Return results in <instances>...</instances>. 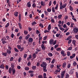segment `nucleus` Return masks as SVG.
I'll return each instance as SVG.
<instances>
[{
	"label": "nucleus",
	"mask_w": 78,
	"mask_h": 78,
	"mask_svg": "<svg viewBox=\"0 0 78 78\" xmlns=\"http://www.w3.org/2000/svg\"><path fill=\"white\" fill-rule=\"evenodd\" d=\"M49 43L50 45H52V44H53L54 45H55L56 43V40H55L54 41L53 39H51L49 40Z\"/></svg>",
	"instance_id": "f257e3e1"
},
{
	"label": "nucleus",
	"mask_w": 78,
	"mask_h": 78,
	"mask_svg": "<svg viewBox=\"0 0 78 78\" xmlns=\"http://www.w3.org/2000/svg\"><path fill=\"white\" fill-rule=\"evenodd\" d=\"M6 40V38L5 37H3L1 40V41H2V43H3V44H6V43H7V41H5Z\"/></svg>",
	"instance_id": "f03ea898"
},
{
	"label": "nucleus",
	"mask_w": 78,
	"mask_h": 78,
	"mask_svg": "<svg viewBox=\"0 0 78 78\" xmlns=\"http://www.w3.org/2000/svg\"><path fill=\"white\" fill-rule=\"evenodd\" d=\"M47 64L45 62H43L42 64H41L40 65V66L41 67H43V68H45L47 67L46 66H47Z\"/></svg>",
	"instance_id": "7ed1b4c3"
},
{
	"label": "nucleus",
	"mask_w": 78,
	"mask_h": 78,
	"mask_svg": "<svg viewBox=\"0 0 78 78\" xmlns=\"http://www.w3.org/2000/svg\"><path fill=\"white\" fill-rule=\"evenodd\" d=\"M65 73H66V71L64 70L62 71L61 73V78H64V75H65Z\"/></svg>",
	"instance_id": "20e7f679"
},
{
	"label": "nucleus",
	"mask_w": 78,
	"mask_h": 78,
	"mask_svg": "<svg viewBox=\"0 0 78 78\" xmlns=\"http://www.w3.org/2000/svg\"><path fill=\"white\" fill-rule=\"evenodd\" d=\"M74 70H75V69L73 68L69 72V75H72L73 73V72H74Z\"/></svg>",
	"instance_id": "39448f33"
},
{
	"label": "nucleus",
	"mask_w": 78,
	"mask_h": 78,
	"mask_svg": "<svg viewBox=\"0 0 78 78\" xmlns=\"http://www.w3.org/2000/svg\"><path fill=\"white\" fill-rule=\"evenodd\" d=\"M66 6H67V4H64L63 5H62V6H60V8L61 9H62L63 8H65L66 7Z\"/></svg>",
	"instance_id": "423d86ee"
},
{
	"label": "nucleus",
	"mask_w": 78,
	"mask_h": 78,
	"mask_svg": "<svg viewBox=\"0 0 78 78\" xmlns=\"http://www.w3.org/2000/svg\"><path fill=\"white\" fill-rule=\"evenodd\" d=\"M27 7H28V8H30L31 6V3L30 1H29L27 4L26 5Z\"/></svg>",
	"instance_id": "0eeeda50"
},
{
	"label": "nucleus",
	"mask_w": 78,
	"mask_h": 78,
	"mask_svg": "<svg viewBox=\"0 0 78 78\" xmlns=\"http://www.w3.org/2000/svg\"><path fill=\"white\" fill-rule=\"evenodd\" d=\"M61 55H63V56H66V55H67V54H66V53H65V52L64 51L62 50L61 51Z\"/></svg>",
	"instance_id": "6e6552de"
},
{
	"label": "nucleus",
	"mask_w": 78,
	"mask_h": 78,
	"mask_svg": "<svg viewBox=\"0 0 78 78\" xmlns=\"http://www.w3.org/2000/svg\"><path fill=\"white\" fill-rule=\"evenodd\" d=\"M75 56H76V54L75 53L73 54L72 56H70V59H73V58H74L75 57Z\"/></svg>",
	"instance_id": "1a4fd4ad"
},
{
	"label": "nucleus",
	"mask_w": 78,
	"mask_h": 78,
	"mask_svg": "<svg viewBox=\"0 0 78 78\" xmlns=\"http://www.w3.org/2000/svg\"><path fill=\"white\" fill-rule=\"evenodd\" d=\"M45 45L44 44H42L41 45V48H42V50H45V47L44 46Z\"/></svg>",
	"instance_id": "9d476101"
},
{
	"label": "nucleus",
	"mask_w": 78,
	"mask_h": 78,
	"mask_svg": "<svg viewBox=\"0 0 78 78\" xmlns=\"http://www.w3.org/2000/svg\"><path fill=\"white\" fill-rule=\"evenodd\" d=\"M28 41L30 43H31L33 41V39L32 38H29L28 39Z\"/></svg>",
	"instance_id": "9b49d317"
},
{
	"label": "nucleus",
	"mask_w": 78,
	"mask_h": 78,
	"mask_svg": "<svg viewBox=\"0 0 78 78\" xmlns=\"http://www.w3.org/2000/svg\"><path fill=\"white\" fill-rule=\"evenodd\" d=\"M5 68V65L4 64H2L0 66V69H4Z\"/></svg>",
	"instance_id": "f8f14e48"
},
{
	"label": "nucleus",
	"mask_w": 78,
	"mask_h": 78,
	"mask_svg": "<svg viewBox=\"0 0 78 78\" xmlns=\"http://www.w3.org/2000/svg\"><path fill=\"white\" fill-rule=\"evenodd\" d=\"M66 65H67V63L66 62H64L62 64L63 68H65V67H66Z\"/></svg>",
	"instance_id": "ddd939ff"
},
{
	"label": "nucleus",
	"mask_w": 78,
	"mask_h": 78,
	"mask_svg": "<svg viewBox=\"0 0 78 78\" xmlns=\"http://www.w3.org/2000/svg\"><path fill=\"white\" fill-rule=\"evenodd\" d=\"M30 37V34H28L26 36L25 39H26V40H27V39H28V38H29Z\"/></svg>",
	"instance_id": "4468645a"
},
{
	"label": "nucleus",
	"mask_w": 78,
	"mask_h": 78,
	"mask_svg": "<svg viewBox=\"0 0 78 78\" xmlns=\"http://www.w3.org/2000/svg\"><path fill=\"white\" fill-rule=\"evenodd\" d=\"M78 28H75L74 29V33H77V32H78Z\"/></svg>",
	"instance_id": "2eb2a0df"
},
{
	"label": "nucleus",
	"mask_w": 78,
	"mask_h": 78,
	"mask_svg": "<svg viewBox=\"0 0 78 78\" xmlns=\"http://www.w3.org/2000/svg\"><path fill=\"white\" fill-rule=\"evenodd\" d=\"M7 52L9 55V54H11V50L7 49Z\"/></svg>",
	"instance_id": "dca6fc26"
},
{
	"label": "nucleus",
	"mask_w": 78,
	"mask_h": 78,
	"mask_svg": "<svg viewBox=\"0 0 78 78\" xmlns=\"http://www.w3.org/2000/svg\"><path fill=\"white\" fill-rule=\"evenodd\" d=\"M19 14V12H14V15L16 17H17L18 16V14Z\"/></svg>",
	"instance_id": "f3484780"
},
{
	"label": "nucleus",
	"mask_w": 78,
	"mask_h": 78,
	"mask_svg": "<svg viewBox=\"0 0 78 78\" xmlns=\"http://www.w3.org/2000/svg\"><path fill=\"white\" fill-rule=\"evenodd\" d=\"M2 55L3 56H4L6 57V56H7V53H6V52L4 53V52H2Z\"/></svg>",
	"instance_id": "a211bd4d"
},
{
	"label": "nucleus",
	"mask_w": 78,
	"mask_h": 78,
	"mask_svg": "<svg viewBox=\"0 0 78 78\" xmlns=\"http://www.w3.org/2000/svg\"><path fill=\"white\" fill-rule=\"evenodd\" d=\"M32 58H33L34 59L36 58V55L35 54H33L32 55Z\"/></svg>",
	"instance_id": "6ab92c4d"
},
{
	"label": "nucleus",
	"mask_w": 78,
	"mask_h": 78,
	"mask_svg": "<svg viewBox=\"0 0 78 78\" xmlns=\"http://www.w3.org/2000/svg\"><path fill=\"white\" fill-rule=\"evenodd\" d=\"M12 75H14V74L15 73H16V69L14 68L12 69Z\"/></svg>",
	"instance_id": "aec40b11"
},
{
	"label": "nucleus",
	"mask_w": 78,
	"mask_h": 78,
	"mask_svg": "<svg viewBox=\"0 0 78 78\" xmlns=\"http://www.w3.org/2000/svg\"><path fill=\"white\" fill-rule=\"evenodd\" d=\"M18 25L19 26L20 28V30H22V24L20 23H18Z\"/></svg>",
	"instance_id": "412c9836"
},
{
	"label": "nucleus",
	"mask_w": 78,
	"mask_h": 78,
	"mask_svg": "<svg viewBox=\"0 0 78 78\" xmlns=\"http://www.w3.org/2000/svg\"><path fill=\"white\" fill-rule=\"evenodd\" d=\"M41 6H44L45 5V4L44 3V2L42 1L41 2Z\"/></svg>",
	"instance_id": "4be33fe9"
},
{
	"label": "nucleus",
	"mask_w": 78,
	"mask_h": 78,
	"mask_svg": "<svg viewBox=\"0 0 78 78\" xmlns=\"http://www.w3.org/2000/svg\"><path fill=\"white\" fill-rule=\"evenodd\" d=\"M19 22H20L21 20V14L20 13L19 16Z\"/></svg>",
	"instance_id": "5701e85b"
},
{
	"label": "nucleus",
	"mask_w": 78,
	"mask_h": 78,
	"mask_svg": "<svg viewBox=\"0 0 78 78\" xmlns=\"http://www.w3.org/2000/svg\"><path fill=\"white\" fill-rule=\"evenodd\" d=\"M36 66H33L32 67V69L33 70H36Z\"/></svg>",
	"instance_id": "b1692460"
},
{
	"label": "nucleus",
	"mask_w": 78,
	"mask_h": 78,
	"mask_svg": "<svg viewBox=\"0 0 78 78\" xmlns=\"http://www.w3.org/2000/svg\"><path fill=\"white\" fill-rule=\"evenodd\" d=\"M62 15L60 14L58 16V19H61V18H62Z\"/></svg>",
	"instance_id": "393cba45"
},
{
	"label": "nucleus",
	"mask_w": 78,
	"mask_h": 78,
	"mask_svg": "<svg viewBox=\"0 0 78 78\" xmlns=\"http://www.w3.org/2000/svg\"><path fill=\"white\" fill-rule=\"evenodd\" d=\"M11 67L12 68V69H13L14 68V64L12 63L11 64Z\"/></svg>",
	"instance_id": "a878e982"
},
{
	"label": "nucleus",
	"mask_w": 78,
	"mask_h": 78,
	"mask_svg": "<svg viewBox=\"0 0 78 78\" xmlns=\"http://www.w3.org/2000/svg\"><path fill=\"white\" fill-rule=\"evenodd\" d=\"M48 31H50V29H51V24L49 25L48 27Z\"/></svg>",
	"instance_id": "bb28decb"
},
{
	"label": "nucleus",
	"mask_w": 78,
	"mask_h": 78,
	"mask_svg": "<svg viewBox=\"0 0 78 78\" xmlns=\"http://www.w3.org/2000/svg\"><path fill=\"white\" fill-rule=\"evenodd\" d=\"M61 66V65H58L57 66V69H60L61 70V69L59 68Z\"/></svg>",
	"instance_id": "cd10ccee"
},
{
	"label": "nucleus",
	"mask_w": 78,
	"mask_h": 78,
	"mask_svg": "<svg viewBox=\"0 0 78 78\" xmlns=\"http://www.w3.org/2000/svg\"><path fill=\"white\" fill-rule=\"evenodd\" d=\"M25 70H30V68L28 67H26L25 68Z\"/></svg>",
	"instance_id": "c85d7f7f"
},
{
	"label": "nucleus",
	"mask_w": 78,
	"mask_h": 78,
	"mask_svg": "<svg viewBox=\"0 0 78 78\" xmlns=\"http://www.w3.org/2000/svg\"><path fill=\"white\" fill-rule=\"evenodd\" d=\"M48 55L49 56H53V54L51 52H49L48 53Z\"/></svg>",
	"instance_id": "c756f323"
},
{
	"label": "nucleus",
	"mask_w": 78,
	"mask_h": 78,
	"mask_svg": "<svg viewBox=\"0 0 78 78\" xmlns=\"http://www.w3.org/2000/svg\"><path fill=\"white\" fill-rule=\"evenodd\" d=\"M12 70V69H11V68H9V73H11Z\"/></svg>",
	"instance_id": "7c9ffc66"
},
{
	"label": "nucleus",
	"mask_w": 78,
	"mask_h": 78,
	"mask_svg": "<svg viewBox=\"0 0 78 78\" xmlns=\"http://www.w3.org/2000/svg\"><path fill=\"white\" fill-rule=\"evenodd\" d=\"M73 66H76L77 65V63L76 61H74L73 63Z\"/></svg>",
	"instance_id": "2f4dec72"
},
{
	"label": "nucleus",
	"mask_w": 78,
	"mask_h": 78,
	"mask_svg": "<svg viewBox=\"0 0 78 78\" xmlns=\"http://www.w3.org/2000/svg\"><path fill=\"white\" fill-rule=\"evenodd\" d=\"M24 33L25 35H27L28 34V31L24 30Z\"/></svg>",
	"instance_id": "473e14b6"
},
{
	"label": "nucleus",
	"mask_w": 78,
	"mask_h": 78,
	"mask_svg": "<svg viewBox=\"0 0 78 78\" xmlns=\"http://www.w3.org/2000/svg\"><path fill=\"white\" fill-rule=\"evenodd\" d=\"M32 7L34 8L36 7V4L35 3H34L32 5Z\"/></svg>",
	"instance_id": "72a5a7b5"
},
{
	"label": "nucleus",
	"mask_w": 78,
	"mask_h": 78,
	"mask_svg": "<svg viewBox=\"0 0 78 78\" xmlns=\"http://www.w3.org/2000/svg\"><path fill=\"white\" fill-rule=\"evenodd\" d=\"M56 51H61V48H57V49H56Z\"/></svg>",
	"instance_id": "f704fd0d"
},
{
	"label": "nucleus",
	"mask_w": 78,
	"mask_h": 78,
	"mask_svg": "<svg viewBox=\"0 0 78 78\" xmlns=\"http://www.w3.org/2000/svg\"><path fill=\"white\" fill-rule=\"evenodd\" d=\"M9 23H8L5 25V28H8V27H9Z\"/></svg>",
	"instance_id": "c9c22d12"
},
{
	"label": "nucleus",
	"mask_w": 78,
	"mask_h": 78,
	"mask_svg": "<svg viewBox=\"0 0 78 78\" xmlns=\"http://www.w3.org/2000/svg\"><path fill=\"white\" fill-rule=\"evenodd\" d=\"M54 67V65L53 64H51L50 66V67L51 69H53Z\"/></svg>",
	"instance_id": "e433bc0d"
},
{
	"label": "nucleus",
	"mask_w": 78,
	"mask_h": 78,
	"mask_svg": "<svg viewBox=\"0 0 78 78\" xmlns=\"http://www.w3.org/2000/svg\"><path fill=\"white\" fill-rule=\"evenodd\" d=\"M36 22L34 21L32 23H31V25H32V26H34V25L35 24H36Z\"/></svg>",
	"instance_id": "4c0bfd02"
},
{
	"label": "nucleus",
	"mask_w": 78,
	"mask_h": 78,
	"mask_svg": "<svg viewBox=\"0 0 78 78\" xmlns=\"http://www.w3.org/2000/svg\"><path fill=\"white\" fill-rule=\"evenodd\" d=\"M52 12H55V7H52Z\"/></svg>",
	"instance_id": "58836bf2"
},
{
	"label": "nucleus",
	"mask_w": 78,
	"mask_h": 78,
	"mask_svg": "<svg viewBox=\"0 0 78 78\" xmlns=\"http://www.w3.org/2000/svg\"><path fill=\"white\" fill-rule=\"evenodd\" d=\"M14 50L15 51V52H19V50H18V49H17V48H14Z\"/></svg>",
	"instance_id": "ea45409f"
},
{
	"label": "nucleus",
	"mask_w": 78,
	"mask_h": 78,
	"mask_svg": "<svg viewBox=\"0 0 78 78\" xmlns=\"http://www.w3.org/2000/svg\"><path fill=\"white\" fill-rule=\"evenodd\" d=\"M59 29L60 30H61V31H63L65 30L64 28H62L61 27H60Z\"/></svg>",
	"instance_id": "a19ab883"
},
{
	"label": "nucleus",
	"mask_w": 78,
	"mask_h": 78,
	"mask_svg": "<svg viewBox=\"0 0 78 78\" xmlns=\"http://www.w3.org/2000/svg\"><path fill=\"white\" fill-rule=\"evenodd\" d=\"M72 43L74 44V45H75V43H76V41L74 40L73 41Z\"/></svg>",
	"instance_id": "79ce46f5"
},
{
	"label": "nucleus",
	"mask_w": 78,
	"mask_h": 78,
	"mask_svg": "<svg viewBox=\"0 0 78 78\" xmlns=\"http://www.w3.org/2000/svg\"><path fill=\"white\" fill-rule=\"evenodd\" d=\"M70 66H71V65L70 63H69L68 64L67 67L68 69H70Z\"/></svg>",
	"instance_id": "37998d69"
},
{
	"label": "nucleus",
	"mask_w": 78,
	"mask_h": 78,
	"mask_svg": "<svg viewBox=\"0 0 78 78\" xmlns=\"http://www.w3.org/2000/svg\"><path fill=\"white\" fill-rule=\"evenodd\" d=\"M46 60L47 61H51V58H46Z\"/></svg>",
	"instance_id": "c03bdc74"
},
{
	"label": "nucleus",
	"mask_w": 78,
	"mask_h": 78,
	"mask_svg": "<svg viewBox=\"0 0 78 78\" xmlns=\"http://www.w3.org/2000/svg\"><path fill=\"white\" fill-rule=\"evenodd\" d=\"M47 11L48 12H51V9L48 8L47 9Z\"/></svg>",
	"instance_id": "a18cd8bd"
},
{
	"label": "nucleus",
	"mask_w": 78,
	"mask_h": 78,
	"mask_svg": "<svg viewBox=\"0 0 78 78\" xmlns=\"http://www.w3.org/2000/svg\"><path fill=\"white\" fill-rule=\"evenodd\" d=\"M69 9L70 11H72L73 9V7H72L71 6H69Z\"/></svg>",
	"instance_id": "49530a36"
},
{
	"label": "nucleus",
	"mask_w": 78,
	"mask_h": 78,
	"mask_svg": "<svg viewBox=\"0 0 78 78\" xmlns=\"http://www.w3.org/2000/svg\"><path fill=\"white\" fill-rule=\"evenodd\" d=\"M46 73H44L43 74V78H47V77H46Z\"/></svg>",
	"instance_id": "de8ad7c7"
},
{
	"label": "nucleus",
	"mask_w": 78,
	"mask_h": 78,
	"mask_svg": "<svg viewBox=\"0 0 78 78\" xmlns=\"http://www.w3.org/2000/svg\"><path fill=\"white\" fill-rule=\"evenodd\" d=\"M67 55L68 56H70V52L69 51L67 52Z\"/></svg>",
	"instance_id": "09e8293b"
},
{
	"label": "nucleus",
	"mask_w": 78,
	"mask_h": 78,
	"mask_svg": "<svg viewBox=\"0 0 78 78\" xmlns=\"http://www.w3.org/2000/svg\"><path fill=\"white\" fill-rule=\"evenodd\" d=\"M27 65L28 66H30L31 65V62H29L27 64Z\"/></svg>",
	"instance_id": "8fccbe9b"
},
{
	"label": "nucleus",
	"mask_w": 78,
	"mask_h": 78,
	"mask_svg": "<svg viewBox=\"0 0 78 78\" xmlns=\"http://www.w3.org/2000/svg\"><path fill=\"white\" fill-rule=\"evenodd\" d=\"M17 47L19 50H20V48H21V46L20 45H17Z\"/></svg>",
	"instance_id": "3c124183"
},
{
	"label": "nucleus",
	"mask_w": 78,
	"mask_h": 78,
	"mask_svg": "<svg viewBox=\"0 0 78 78\" xmlns=\"http://www.w3.org/2000/svg\"><path fill=\"white\" fill-rule=\"evenodd\" d=\"M28 73H34V71H31V70H29L28 71Z\"/></svg>",
	"instance_id": "603ef678"
},
{
	"label": "nucleus",
	"mask_w": 78,
	"mask_h": 78,
	"mask_svg": "<svg viewBox=\"0 0 78 78\" xmlns=\"http://www.w3.org/2000/svg\"><path fill=\"white\" fill-rule=\"evenodd\" d=\"M55 59H53L52 60V61H51V64H54V63H55Z\"/></svg>",
	"instance_id": "864d4df0"
},
{
	"label": "nucleus",
	"mask_w": 78,
	"mask_h": 78,
	"mask_svg": "<svg viewBox=\"0 0 78 78\" xmlns=\"http://www.w3.org/2000/svg\"><path fill=\"white\" fill-rule=\"evenodd\" d=\"M21 60H22V58L21 57H20L18 59V61L19 62H20V61H21Z\"/></svg>",
	"instance_id": "5fc2aeb1"
},
{
	"label": "nucleus",
	"mask_w": 78,
	"mask_h": 78,
	"mask_svg": "<svg viewBox=\"0 0 78 78\" xmlns=\"http://www.w3.org/2000/svg\"><path fill=\"white\" fill-rule=\"evenodd\" d=\"M39 26L40 27H41V28H44V26H43V25H42L41 23L40 24Z\"/></svg>",
	"instance_id": "6e6d98bb"
},
{
	"label": "nucleus",
	"mask_w": 78,
	"mask_h": 78,
	"mask_svg": "<svg viewBox=\"0 0 78 78\" xmlns=\"http://www.w3.org/2000/svg\"><path fill=\"white\" fill-rule=\"evenodd\" d=\"M27 54H25L24 55L23 58H24V59H25V58H27Z\"/></svg>",
	"instance_id": "4d7b16f0"
},
{
	"label": "nucleus",
	"mask_w": 78,
	"mask_h": 78,
	"mask_svg": "<svg viewBox=\"0 0 78 78\" xmlns=\"http://www.w3.org/2000/svg\"><path fill=\"white\" fill-rule=\"evenodd\" d=\"M46 68H47V67L43 68V69L44 72H47V70L46 69Z\"/></svg>",
	"instance_id": "13d9d810"
},
{
	"label": "nucleus",
	"mask_w": 78,
	"mask_h": 78,
	"mask_svg": "<svg viewBox=\"0 0 78 78\" xmlns=\"http://www.w3.org/2000/svg\"><path fill=\"white\" fill-rule=\"evenodd\" d=\"M69 77V75L68 74H66V76L65 78H68Z\"/></svg>",
	"instance_id": "bf43d9fd"
},
{
	"label": "nucleus",
	"mask_w": 78,
	"mask_h": 78,
	"mask_svg": "<svg viewBox=\"0 0 78 78\" xmlns=\"http://www.w3.org/2000/svg\"><path fill=\"white\" fill-rule=\"evenodd\" d=\"M39 33H40V31H39V30H37L36 31V34H39Z\"/></svg>",
	"instance_id": "052dcab7"
},
{
	"label": "nucleus",
	"mask_w": 78,
	"mask_h": 78,
	"mask_svg": "<svg viewBox=\"0 0 78 78\" xmlns=\"http://www.w3.org/2000/svg\"><path fill=\"white\" fill-rule=\"evenodd\" d=\"M60 70H61V69H57V70H56L55 71V72H57V73L59 72H60Z\"/></svg>",
	"instance_id": "680f3d73"
},
{
	"label": "nucleus",
	"mask_w": 78,
	"mask_h": 78,
	"mask_svg": "<svg viewBox=\"0 0 78 78\" xmlns=\"http://www.w3.org/2000/svg\"><path fill=\"white\" fill-rule=\"evenodd\" d=\"M19 29H16L15 30V32H16V33H18V32H19Z\"/></svg>",
	"instance_id": "e2e57ef3"
},
{
	"label": "nucleus",
	"mask_w": 78,
	"mask_h": 78,
	"mask_svg": "<svg viewBox=\"0 0 78 78\" xmlns=\"http://www.w3.org/2000/svg\"><path fill=\"white\" fill-rule=\"evenodd\" d=\"M38 78H43V76L41 75H39L38 76Z\"/></svg>",
	"instance_id": "0e129e2a"
},
{
	"label": "nucleus",
	"mask_w": 78,
	"mask_h": 78,
	"mask_svg": "<svg viewBox=\"0 0 78 78\" xmlns=\"http://www.w3.org/2000/svg\"><path fill=\"white\" fill-rule=\"evenodd\" d=\"M36 66L37 67H39L40 66V63L39 62H37L36 64Z\"/></svg>",
	"instance_id": "69168bd1"
},
{
	"label": "nucleus",
	"mask_w": 78,
	"mask_h": 78,
	"mask_svg": "<svg viewBox=\"0 0 78 78\" xmlns=\"http://www.w3.org/2000/svg\"><path fill=\"white\" fill-rule=\"evenodd\" d=\"M44 13L46 15H48V13L46 11H44Z\"/></svg>",
	"instance_id": "338daca9"
},
{
	"label": "nucleus",
	"mask_w": 78,
	"mask_h": 78,
	"mask_svg": "<svg viewBox=\"0 0 78 78\" xmlns=\"http://www.w3.org/2000/svg\"><path fill=\"white\" fill-rule=\"evenodd\" d=\"M76 78H78V72H76Z\"/></svg>",
	"instance_id": "774afa93"
}]
</instances>
